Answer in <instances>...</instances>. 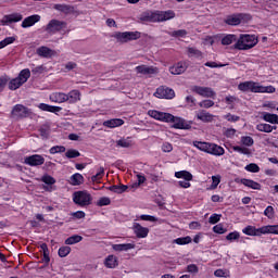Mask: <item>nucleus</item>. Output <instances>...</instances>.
<instances>
[{
    "instance_id": "9b49d317",
    "label": "nucleus",
    "mask_w": 278,
    "mask_h": 278,
    "mask_svg": "<svg viewBox=\"0 0 278 278\" xmlns=\"http://www.w3.org/2000/svg\"><path fill=\"white\" fill-rule=\"evenodd\" d=\"M24 164L27 166H42L45 164V156L40 154H33L24 159Z\"/></svg>"
},
{
    "instance_id": "c03bdc74",
    "label": "nucleus",
    "mask_w": 278,
    "mask_h": 278,
    "mask_svg": "<svg viewBox=\"0 0 278 278\" xmlns=\"http://www.w3.org/2000/svg\"><path fill=\"white\" fill-rule=\"evenodd\" d=\"M16 42V37H5L0 41V50L5 49L9 45H14Z\"/></svg>"
},
{
    "instance_id": "9d476101",
    "label": "nucleus",
    "mask_w": 278,
    "mask_h": 278,
    "mask_svg": "<svg viewBox=\"0 0 278 278\" xmlns=\"http://www.w3.org/2000/svg\"><path fill=\"white\" fill-rule=\"evenodd\" d=\"M154 97H156V99H175V90L161 86L154 92Z\"/></svg>"
},
{
    "instance_id": "09e8293b",
    "label": "nucleus",
    "mask_w": 278,
    "mask_h": 278,
    "mask_svg": "<svg viewBox=\"0 0 278 278\" xmlns=\"http://www.w3.org/2000/svg\"><path fill=\"white\" fill-rule=\"evenodd\" d=\"M265 236L266 233H273L274 236H278V225H267L264 226Z\"/></svg>"
},
{
    "instance_id": "f704fd0d",
    "label": "nucleus",
    "mask_w": 278,
    "mask_h": 278,
    "mask_svg": "<svg viewBox=\"0 0 278 278\" xmlns=\"http://www.w3.org/2000/svg\"><path fill=\"white\" fill-rule=\"evenodd\" d=\"M256 129L264 134H271L273 130L277 129V126H271L270 124H257Z\"/></svg>"
},
{
    "instance_id": "c9c22d12",
    "label": "nucleus",
    "mask_w": 278,
    "mask_h": 278,
    "mask_svg": "<svg viewBox=\"0 0 278 278\" xmlns=\"http://www.w3.org/2000/svg\"><path fill=\"white\" fill-rule=\"evenodd\" d=\"M129 189V187L127 185H113L111 187H109V190L111 192H115V194H123V192H127V190Z\"/></svg>"
},
{
    "instance_id": "e2e57ef3",
    "label": "nucleus",
    "mask_w": 278,
    "mask_h": 278,
    "mask_svg": "<svg viewBox=\"0 0 278 278\" xmlns=\"http://www.w3.org/2000/svg\"><path fill=\"white\" fill-rule=\"evenodd\" d=\"M201 108H204L205 110H210V108H214V101L212 100H203L199 103Z\"/></svg>"
},
{
    "instance_id": "e433bc0d",
    "label": "nucleus",
    "mask_w": 278,
    "mask_h": 278,
    "mask_svg": "<svg viewBox=\"0 0 278 278\" xmlns=\"http://www.w3.org/2000/svg\"><path fill=\"white\" fill-rule=\"evenodd\" d=\"M156 12L152 13H144L141 15L140 21L147 22V23H157V17H155Z\"/></svg>"
},
{
    "instance_id": "dca6fc26",
    "label": "nucleus",
    "mask_w": 278,
    "mask_h": 278,
    "mask_svg": "<svg viewBox=\"0 0 278 278\" xmlns=\"http://www.w3.org/2000/svg\"><path fill=\"white\" fill-rule=\"evenodd\" d=\"M186 71H188V62H186V61H180L169 67V73L172 75H181V74L186 73Z\"/></svg>"
},
{
    "instance_id": "4c0bfd02",
    "label": "nucleus",
    "mask_w": 278,
    "mask_h": 278,
    "mask_svg": "<svg viewBox=\"0 0 278 278\" xmlns=\"http://www.w3.org/2000/svg\"><path fill=\"white\" fill-rule=\"evenodd\" d=\"M81 240H84V237L79 235H73L65 240V244L67 245L79 244Z\"/></svg>"
},
{
    "instance_id": "a19ab883",
    "label": "nucleus",
    "mask_w": 278,
    "mask_h": 278,
    "mask_svg": "<svg viewBox=\"0 0 278 278\" xmlns=\"http://www.w3.org/2000/svg\"><path fill=\"white\" fill-rule=\"evenodd\" d=\"M193 147H195V149H199V151H203L204 153H207V149L210 147V142L193 141Z\"/></svg>"
},
{
    "instance_id": "a211bd4d",
    "label": "nucleus",
    "mask_w": 278,
    "mask_h": 278,
    "mask_svg": "<svg viewBox=\"0 0 278 278\" xmlns=\"http://www.w3.org/2000/svg\"><path fill=\"white\" fill-rule=\"evenodd\" d=\"M36 23H40V15L38 14H34L24 18L21 27H23V29H27L28 27H34Z\"/></svg>"
},
{
    "instance_id": "79ce46f5",
    "label": "nucleus",
    "mask_w": 278,
    "mask_h": 278,
    "mask_svg": "<svg viewBox=\"0 0 278 278\" xmlns=\"http://www.w3.org/2000/svg\"><path fill=\"white\" fill-rule=\"evenodd\" d=\"M188 55L189 58H197L201 60L203 58V52L197 48H188Z\"/></svg>"
},
{
    "instance_id": "0e129e2a",
    "label": "nucleus",
    "mask_w": 278,
    "mask_h": 278,
    "mask_svg": "<svg viewBox=\"0 0 278 278\" xmlns=\"http://www.w3.org/2000/svg\"><path fill=\"white\" fill-rule=\"evenodd\" d=\"M71 216H73V218H76L77 220H79L81 218H86V212H84V211H76L74 213H71Z\"/></svg>"
},
{
    "instance_id": "4be33fe9",
    "label": "nucleus",
    "mask_w": 278,
    "mask_h": 278,
    "mask_svg": "<svg viewBox=\"0 0 278 278\" xmlns=\"http://www.w3.org/2000/svg\"><path fill=\"white\" fill-rule=\"evenodd\" d=\"M122 125H125V121H123L122 118H113L103 122V127H108L109 129L122 127Z\"/></svg>"
},
{
    "instance_id": "bb28decb",
    "label": "nucleus",
    "mask_w": 278,
    "mask_h": 278,
    "mask_svg": "<svg viewBox=\"0 0 278 278\" xmlns=\"http://www.w3.org/2000/svg\"><path fill=\"white\" fill-rule=\"evenodd\" d=\"M113 251L123 252V251H131V249H136L135 243H119L112 245Z\"/></svg>"
},
{
    "instance_id": "58836bf2",
    "label": "nucleus",
    "mask_w": 278,
    "mask_h": 278,
    "mask_svg": "<svg viewBox=\"0 0 278 278\" xmlns=\"http://www.w3.org/2000/svg\"><path fill=\"white\" fill-rule=\"evenodd\" d=\"M192 242V237H179L174 240V244H178L179 247H184L186 244H190Z\"/></svg>"
},
{
    "instance_id": "473e14b6",
    "label": "nucleus",
    "mask_w": 278,
    "mask_h": 278,
    "mask_svg": "<svg viewBox=\"0 0 278 278\" xmlns=\"http://www.w3.org/2000/svg\"><path fill=\"white\" fill-rule=\"evenodd\" d=\"M104 266L106 268H116L118 266V258L114 255H109L104 261Z\"/></svg>"
},
{
    "instance_id": "37998d69",
    "label": "nucleus",
    "mask_w": 278,
    "mask_h": 278,
    "mask_svg": "<svg viewBox=\"0 0 278 278\" xmlns=\"http://www.w3.org/2000/svg\"><path fill=\"white\" fill-rule=\"evenodd\" d=\"M81 153L79 152V150H75V149H68L65 152V157H67V160H75V157H80Z\"/></svg>"
},
{
    "instance_id": "c756f323",
    "label": "nucleus",
    "mask_w": 278,
    "mask_h": 278,
    "mask_svg": "<svg viewBox=\"0 0 278 278\" xmlns=\"http://www.w3.org/2000/svg\"><path fill=\"white\" fill-rule=\"evenodd\" d=\"M29 77H31V71H29V68H24L22 70L18 75H17V79L22 83V84H27Z\"/></svg>"
},
{
    "instance_id": "4468645a",
    "label": "nucleus",
    "mask_w": 278,
    "mask_h": 278,
    "mask_svg": "<svg viewBox=\"0 0 278 278\" xmlns=\"http://www.w3.org/2000/svg\"><path fill=\"white\" fill-rule=\"evenodd\" d=\"M156 23H164L166 21H172L175 18V11L167 10V11H155Z\"/></svg>"
},
{
    "instance_id": "864d4df0",
    "label": "nucleus",
    "mask_w": 278,
    "mask_h": 278,
    "mask_svg": "<svg viewBox=\"0 0 278 278\" xmlns=\"http://www.w3.org/2000/svg\"><path fill=\"white\" fill-rule=\"evenodd\" d=\"M172 36L174 38H186V36H188V30H186V29L174 30L172 33Z\"/></svg>"
},
{
    "instance_id": "bf43d9fd",
    "label": "nucleus",
    "mask_w": 278,
    "mask_h": 278,
    "mask_svg": "<svg viewBox=\"0 0 278 278\" xmlns=\"http://www.w3.org/2000/svg\"><path fill=\"white\" fill-rule=\"evenodd\" d=\"M220 184V176H212V184L210 190H216Z\"/></svg>"
},
{
    "instance_id": "6e6d98bb",
    "label": "nucleus",
    "mask_w": 278,
    "mask_h": 278,
    "mask_svg": "<svg viewBox=\"0 0 278 278\" xmlns=\"http://www.w3.org/2000/svg\"><path fill=\"white\" fill-rule=\"evenodd\" d=\"M71 253V247L64 245L59 249V257H66Z\"/></svg>"
},
{
    "instance_id": "39448f33",
    "label": "nucleus",
    "mask_w": 278,
    "mask_h": 278,
    "mask_svg": "<svg viewBox=\"0 0 278 278\" xmlns=\"http://www.w3.org/2000/svg\"><path fill=\"white\" fill-rule=\"evenodd\" d=\"M244 21H251V14L235 13V14L226 16V18L224 20V23L226 25H230L231 27H236Z\"/></svg>"
},
{
    "instance_id": "a878e982",
    "label": "nucleus",
    "mask_w": 278,
    "mask_h": 278,
    "mask_svg": "<svg viewBox=\"0 0 278 278\" xmlns=\"http://www.w3.org/2000/svg\"><path fill=\"white\" fill-rule=\"evenodd\" d=\"M50 101L53 103H66L68 101V97L64 92H55L50 96Z\"/></svg>"
},
{
    "instance_id": "603ef678",
    "label": "nucleus",
    "mask_w": 278,
    "mask_h": 278,
    "mask_svg": "<svg viewBox=\"0 0 278 278\" xmlns=\"http://www.w3.org/2000/svg\"><path fill=\"white\" fill-rule=\"evenodd\" d=\"M244 168L248 173H260V165L255 163H250Z\"/></svg>"
},
{
    "instance_id": "f257e3e1",
    "label": "nucleus",
    "mask_w": 278,
    "mask_h": 278,
    "mask_svg": "<svg viewBox=\"0 0 278 278\" xmlns=\"http://www.w3.org/2000/svg\"><path fill=\"white\" fill-rule=\"evenodd\" d=\"M238 90L241 92H254V93H264V92H275V87H264L260 83L253 80H247L238 85Z\"/></svg>"
},
{
    "instance_id": "de8ad7c7",
    "label": "nucleus",
    "mask_w": 278,
    "mask_h": 278,
    "mask_svg": "<svg viewBox=\"0 0 278 278\" xmlns=\"http://www.w3.org/2000/svg\"><path fill=\"white\" fill-rule=\"evenodd\" d=\"M50 155H55V153H66V147L64 146H53L49 149Z\"/></svg>"
},
{
    "instance_id": "7c9ffc66",
    "label": "nucleus",
    "mask_w": 278,
    "mask_h": 278,
    "mask_svg": "<svg viewBox=\"0 0 278 278\" xmlns=\"http://www.w3.org/2000/svg\"><path fill=\"white\" fill-rule=\"evenodd\" d=\"M37 55L40 58H51L53 55V50L48 47L41 46L37 49Z\"/></svg>"
},
{
    "instance_id": "aec40b11",
    "label": "nucleus",
    "mask_w": 278,
    "mask_h": 278,
    "mask_svg": "<svg viewBox=\"0 0 278 278\" xmlns=\"http://www.w3.org/2000/svg\"><path fill=\"white\" fill-rule=\"evenodd\" d=\"M206 153H208L210 155H216V156L225 155V148L216 143H208Z\"/></svg>"
},
{
    "instance_id": "ddd939ff",
    "label": "nucleus",
    "mask_w": 278,
    "mask_h": 278,
    "mask_svg": "<svg viewBox=\"0 0 278 278\" xmlns=\"http://www.w3.org/2000/svg\"><path fill=\"white\" fill-rule=\"evenodd\" d=\"M23 21V14L21 13H11L8 15H4L0 23L2 25H12V23H21Z\"/></svg>"
},
{
    "instance_id": "4d7b16f0",
    "label": "nucleus",
    "mask_w": 278,
    "mask_h": 278,
    "mask_svg": "<svg viewBox=\"0 0 278 278\" xmlns=\"http://www.w3.org/2000/svg\"><path fill=\"white\" fill-rule=\"evenodd\" d=\"M222 217H223V215L214 213V214H212V215L210 216L208 223H210L211 225H216L217 223H220V218H222Z\"/></svg>"
},
{
    "instance_id": "052dcab7",
    "label": "nucleus",
    "mask_w": 278,
    "mask_h": 278,
    "mask_svg": "<svg viewBox=\"0 0 278 278\" xmlns=\"http://www.w3.org/2000/svg\"><path fill=\"white\" fill-rule=\"evenodd\" d=\"M264 216L267 218H275V207L271 205L267 206L264 211Z\"/></svg>"
},
{
    "instance_id": "7ed1b4c3",
    "label": "nucleus",
    "mask_w": 278,
    "mask_h": 278,
    "mask_svg": "<svg viewBox=\"0 0 278 278\" xmlns=\"http://www.w3.org/2000/svg\"><path fill=\"white\" fill-rule=\"evenodd\" d=\"M73 202L78 207H88L92 205V194L88 191H76L73 193Z\"/></svg>"
},
{
    "instance_id": "20e7f679",
    "label": "nucleus",
    "mask_w": 278,
    "mask_h": 278,
    "mask_svg": "<svg viewBox=\"0 0 278 278\" xmlns=\"http://www.w3.org/2000/svg\"><path fill=\"white\" fill-rule=\"evenodd\" d=\"M142 37L141 31H117L114 34L113 38L117 39V42H122V45H125V42H131V40H139V38Z\"/></svg>"
},
{
    "instance_id": "5701e85b",
    "label": "nucleus",
    "mask_w": 278,
    "mask_h": 278,
    "mask_svg": "<svg viewBox=\"0 0 278 278\" xmlns=\"http://www.w3.org/2000/svg\"><path fill=\"white\" fill-rule=\"evenodd\" d=\"M198 121H202V123H212L214 121V115L212 113L202 110L197 113Z\"/></svg>"
},
{
    "instance_id": "ea45409f",
    "label": "nucleus",
    "mask_w": 278,
    "mask_h": 278,
    "mask_svg": "<svg viewBox=\"0 0 278 278\" xmlns=\"http://www.w3.org/2000/svg\"><path fill=\"white\" fill-rule=\"evenodd\" d=\"M24 83L20 78L15 77L9 81V90H18Z\"/></svg>"
},
{
    "instance_id": "2eb2a0df",
    "label": "nucleus",
    "mask_w": 278,
    "mask_h": 278,
    "mask_svg": "<svg viewBox=\"0 0 278 278\" xmlns=\"http://www.w3.org/2000/svg\"><path fill=\"white\" fill-rule=\"evenodd\" d=\"M148 116L154 118L155 121H161V123H168V118H170V113H164L156 110L148 111Z\"/></svg>"
},
{
    "instance_id": "f3484780",
    "label": "nucleus",
    "mask_w": 278,
    "mask_h": 278,
    "mask_svg": "<svg viewBox=\"0 0 278 278\" xmlns=\"http://www.w3.org/2000/svg\"><path fill=\"white\" fill-rule=\"evenodd\" d=\"M242 233H244L245 236H265V230H264V226H262L261 228H255V226H247L245 228L242 229Z\"/></svg>"
},
{
    "instance_id": "423d86ee",
    "label": "nucleus",
    "mask_w": 278,
    "mask_h": 278,
    "mask_svg": "<svg viewBox=\"0 0 278 278\" xmlns=\"http://www.w3.org/2000/svg\"><path fill=\"white\" fill-rule=\"evenodd\" d=\"M167 123H173V129H192V123H188L182 117L175 116L170 113Z\"/></svg>"
},
{
    "instance_id": "0eeeda50",
    "label": "nucleus",
    "mask_w": 278,
    "mask_h": 278,
    "mask_svg": "<svg viewBox=\"0 0 278 278\" xmlns=\"http://www.w3.org/2000/svg\"><path fill=\"white\" fill-rule=\"evenodd\" d=\"M31 114V110L23 104H15L11 111L12 118H27Z\"/></svg>"
},
{
    "instance_id": "393cba45",
    "label": "nucleus",
    "mask_w": 278,
    "mask_h": 278,
    "mask_svg": "<svg viewBox=\"0 0 278 278\" xmlns=\"http://www.w3.org/2000/svg\"><path fill=\"white\" fill-rule=\"evenodd\" d=\"M53 10L62 12L63 14H73V12H75V7L71 4H54Z\"/></svg>"
},
{
    "instance_id": "72a5a7b5",
    "label": "nucleus",
    "mask_w": 278,
    "mask_h": 278,
    "mask_svg": "<svg viewBox=\"0 0 278 278\" xmlns=\"http://www.w3.org/2000/svg\"><path fill=\"white\" fill-rule=\"evenodd\" d=\"M175 177L177 179H185V181H192V179H193L192 174L188 170L176 172Z\"/></svg>"
},
{
    "instance_id": "c85d7f7f",
    "label": "nucleus",
    "mask_w": 278,
    "mask_h": 278,
    "mask_svg": "<svg viewBox=\"0 0 278 278\" xmlns=\"http://www.w3.org/2000/svg\"><path fill=\"white\" fill-rule=\"evenodd\" d=\"M262 118H263V121H265V123H270L271 125H278V115L277 114L263 112Z\"/></svg>"
},
{
    "instance_id": "8fccbe9b",
    "label": "nucleus",
    "mask_w": 278,
    "mask_h": 278,
    "mask_svg": "<svg viewBox=\"0 0 278 278\" xmlns=\"http://www.w3.org/2000/svg\"><path fill=\"white\" fill-rule=\"evenodd\" d=\"M241 142L242 144H244V147H253V144H255V141L252 139L251 136L241 137Z\"/></svg>"
},
{
    "instance_id": "6ab92c4d",
    "label": "nucleus",
    "mask_w": 278,
    "mask_h": 278,
    "mask_svg": "<svg viewBox=\"0 0 278 278\" xmlns=\"http://www.w3.org/2000/svg\"><path fill=\"white\" fill-rule=\"evenodd\" d=\"M132 230L137 238H147L149 236V228L143 227L139 223L134 224Z\"/></svg>"
},
{
    "instance_id": "338daca9",
    "label": "nucleus",
    "mask_w": 278,
    "mask_h": 278,
    "mask_svg": "<svg viewBox=\"0 0 278 278\" xmlns=\"http://www.w3.org/2000/svg\"><path fill=\"white\" fill-rule=\"evenodd\" d=\"M187 273H192V274L197 275V273H199V266H197V264L188 265Z\"/></svg>"
},
{
    "instance_id": "b1692460",
    "label": "nucleus",
    "mask_w": 278,
    "mask_h": 278,
    "mask_svg": "<svg viewBox=\"0 0 278 278\" xmlns=\"http://www.w3.org/2000/svg\"><path fill=\"white\" fill-rule=\"evenodd\" d=\"M67 102L73 104V103H77L78 101H81V92L77 89H74L72 91H70L67 94Z\"/></svg>"
},
{
    "instance_id": "3c124183",
    "label": "nucleus",
    "mask_w": 278,
    "mask_h": 278,
    "mask_svg": "<svg viewBox=\"0 0 278 278\" xmlns=\"http://www.w3.org/2000/svg\"><path fill=\"white\" fill-rule=\"evenodd\" d=\"M112 203V200L108 197H102L98 200L97 205L98 207H105V205H110Z\"/></svg>"
},
{
    "instance_id": "49530a36",
    "label": "nucleus",
    "mask_w": 278,
    "mask_h": 278,
    "mask_svg": "<svg viewBox=\"0 0 278 278\" xmlns=\"http://www.w3.org/2000/svg\"><path fill=\"white\" fill-rule=\"evenodd\" d=\"M42 184H46V186H53L55 185L56 180L53 178V176L46 174L41 177Z\"/></svg>"
},
{
    "instance_id": "2f4dec72",
    "label": "nucleus",
    "mask_w": 278,
    "mask_h": 278,
    "mask_svg": "<svg viewBox=\"0 0 278 278\" xmlns=\"http://www.w3.org/2000/svg\"><path fill=\"white\" fill-rule=\"evenodd\" d=\"M70 184L71 186H81L84 184V176L79 173L73 174L70 177Z\"/></svg>"
},
{
    "instance_id": "6e6552de",
    "label": "nucleus",
    "mask_w": 278,
    "mask_h": 278,
    "mask_svg": "<svg viewBox=\"0 0 278 278\" xmlns=\"http://www.w3.org/2000/svg\"><path fill=\"white\" fill-rule=\"evenodd\" d=\"M191 92L204 97L205 99H216V91L210 87L193 86Z\"/></svg>"
},
{
    "instance_id": "13d9d810",
    "label": "nucleus",
    "mask_w": 278,
    "mask_h": 278,
    "mask_svg": "<svg viewBox=\"0 0 278 278\" xmlns=\"http://www.w3.org/2000/svg\"><path fill=\"white\" fill-rule=\"evenodd\" d=\"M226 240L233 242L235 240H240V232L232 231L226 236Z\"/></svg>"
},
{
    "instance_id": "f8f14e48",
    "label": "nucleus",
    "mask_w": 278,
    "mask_h": 278,
    "mask_svg": "<svg viewBox=\"0 0 278 278\" xmlns=\"http://www.w3.org/2000/svg\"><path fill=\"white\" fill-rule=\"evenodd\" d=\"M135 71L138 75H157V73H160L157 67L144 64L136 66Z\"/></svg>"
},
{
    "instance_id": "1a4fd4ad",
    "label": "nucleus",
    "mask_w": 278,
    "mask_h": 278,
    "mask_svg": "<svg viewBox=\"0 0 278 278\" xmlns=\"http://www.w3.org/2000/svg\"><path fill=\"white\" fill-rule=\"evenodd\" d=\"M64 28H66V22L51 20L46 26V31L48 34H58V31H62Z\"/></svg>"
},
{
    "instance_id": "a18cd8bd",
    "label": "nucleus",
    "mask_w": 278,
    "mask_h": 278,
    "mask_svg": "<svg viewBox=\"0 0 278 278\" xmlns=\"http://www.w3.org/2000/svg\"><path fill=\"white\" fill-rule=\"evenodd\" d=\"M236 40H237L236 35H226L222 39V45H224V47H227V46L232 45L233 42H236Z\"/></svg>"
},
{
    "instance_id": "412c9836",
    "label": "nucleus",
    "mask_w": 278,
    "mask_h": 278,
    "mask_svg": "<svg viewBox=\"0 0 278 278\" xmlns=\"http://www.w3.org/2000/svg\"><path fill=\"white\" fill-rule=\"evenodd\" d=\"M237 184H242L245 188H251L252 190H262V185L253 179L241 178Z\"/></svg>"
},
{
    "instance_id": "69168bd1",
    "label": "nucleus",
    "mask_w": 278,
    "mask_h": 278,
    "mask_svg": "<svg viewBox=\"0 0 278 278\" xmlns=\"http://www.w3.org/2000/svg\"><path fill=\"white\" fill-rule=\"evenodd\" d=\"M236 101H238V98H236L235 96H227L225 98L226 105H231V108H233V103H236Z\"/></svg>"
},
{
    "instance_id": "f03ea898",
    "label": "nucleus",
    "mask_w": 278,
    "mask_h": 278,
    "mask_svg": "<svg viewBox=\"0 0 278 278\" xmlns=\"http://www.w3.org/2000/svg\"><path fill=\"white\" fill-rule=\"evenodd\" d=\"M257 42V36L255 35H240L233 49H237L238 51H249V49H253Z\"/></svg>"
},
{
    "instance_id": "5fc2aeb1",
    "label": "nucleus",
    "mask_w": 278,
    "mask_h": 278,
    "mask_svg": "<svg viewBox=\"0 0 278 278\" xmlns=\"http://www.w3.org/2000/svg\"><path fill=\"white\" fill-rule=\"evenodd\" d=\"M232 150L237 153H241L242 155H250L251 151H249V148H242L240 146H233Z\"/></svg>"
},
{
    "instance_id": "cd10ccee",
    "label": "nucleus",
    "mask_w": 278,
    "mask_h": 278,
    "mask_svg": "<svg viewBox=\"0 0 278 278\" xmlns=\"http://www.w3.org/2000/svg\"><path fill=\"white\" fill-rule=\"evenodd\" d=\"M116 147L119 149H129L134 147V141L131 140V137L122 138L116 141Z\"/></svg>"
},
{
    "instance_id": "680f3d73",
    "label": "nucleus",
    "mask_w": 278,
    "mask_h": 278,
    "mask_svg": "<svg viewBox=\"0 0 278 278\" xmlns=\"http://www.w3.org/2000/svg\"><path fill=\"white\" fill-rule=\"evenodd\" d=\"M49 128L41 127L39 128V136L42 138V140H49Z\"/></svg>"
},
{
    "instance_id": "774afa93",
    "label": "nucleus",
    "mask_w": 278,
    "mask_h": 278,
    "mask_svg": "<svg viewBox=\"0 0 278 278\" xmlns=\"http://www.w3.org/2000/svg\"><path fill=\"white\" fill-rule=\"evenodd\" d=\"M214 276H215V277H224V278L229 277V275H227V271L224 270V269H216V270L214 271Z\"/></svg>"
}]
</instances>
